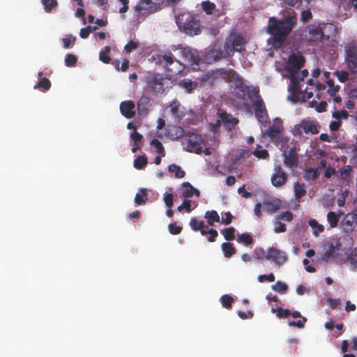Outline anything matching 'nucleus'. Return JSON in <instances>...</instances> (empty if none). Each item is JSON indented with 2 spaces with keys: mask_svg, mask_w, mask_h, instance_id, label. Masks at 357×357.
<instances>
[{
  "mask_svg": "<svg viewBox=\"0 0 357 357\" xmlns=\"http://www.w3.org/2000/svg\"><path fill=\"white\" fill-rule=\"evenodd\" d=\"M213 74L215 77H221L228 82H233L234 94L236 97L245 100V96L251 100L257 119L262 124L269 122V116L265 103L259 95V89L252 86H247L241 77L233 70L220 69Z\"/></svg>",
  "mask_w": 357,
  "mask_h": 357,
  "instance_id": "obj_1",
  "label": "nucleus"
},
{
  "mask_svg": "<svg viewBox=\"0 0 357 357\" xmlns=\"http://www.w3.org/2000/svg\"><path fill=\"white\" fill-rule=\"evenodd\" d=\"M281 18L271 17L266 32L272 36L274 45L280 47L297 24L296 13L291 8L282 10Z\"/></svg>",
  "mask_w": 357,
  "mask_h": 357,
  "instance_id": "obj_2",
  "label": "nucleus"
},
{
  "mask_svg": "<svg viewBox=\"0 0 357 357\" xmlns=\"http://www.w3.org/2000/svg\"><path fill=\"white\" fill-rule=\"evenodd\" d=\"M176 24L181 31L193 36L202 32L199 20L190 13H180L176 17Z\"/></svg>",
  "mask_w": 357,
  "mask_h": 357,
  "instance_id": "obj_3",
  "label": "nucleus"
},
{
  "mask_svg": "<svg viewBox=\"0 0 357 357\" xmlns=\"http://www.w3.org/2000/svg\"><path fill=\"white\" fill-rule=\"evenodd\" d=\"M159 61L165 68L167 72H168V75L171 77L180 74L185 68L184 64L176 59L174 54L169 51L165 52L160 55Z\"/></svg>",
  "mask_w": 357,
  "mask_h": 357,
  "instance_id": "obj_4",
  "label": "nucleus"
},
{
  "mask_svg": "<svg viewBox=\"0 0 357 357\" xmlns=\"http://www.w3.org/2000/svg\"><path fill=\"white\" fill-rule=\"evenodd\" d=\"M160 7V3L155 0H139L134 7L136 17L138 21H142L146 17L157 12Z\"/></svg>",
  "mask_w": 357,
  "mask_h": 357,
  "instance_id": "obj_5",
  "label": "nucleus"
},
{
  "mask_svg": "<svg viewBox=\"0 0 357 357\" xmlns=\"http://www.w3.org/2000/svg\"><path fill=\"white\" fill-rule=\"evenodd\" d=\"M165 78L160 74H149L146 77V89L154 96L163 94L165 91Z\"/></svg>",
  "mask_w": 357,
  "mask_h": 357,
  "instance_id": "obj_6",
  "label": "nucleus"
},
{
  "mask_svg": "<svg viewBox=\"0 0 357 357\" xmlns=\"http://www.w3.org/2000/svg\"><path fill=\"white\" fill-rule=\"evenodd\" d=\"M344 62L349 71L354 75L357 73V43L352 40L345 46Z\"/></svg>",
  "mask_w": 357,
  "mask_h": 357,
  "instance_id": "obj_7",
  "label": "nucleus"
},
{
  "mask_svg": "<svg viewBox=\"0 0 357 357\" xmlns=\"http://www.w3.org/2000/svg\"><path fill=\"white\" fill-rule=\"evenodd\" d=\"M183 144L188 152L200 153L202 151V138L199 135L188 132L183 138Z\"/></svg>",
  "mask_w": 357,
  "mask_h": 357,
  "instance_id": "obj_8",
  "label": "nucleus"
},
{
  "mask_svg": "<svg viewBox=\"0 0 357 357\" xmlns=\"http://www.w3.org/2000/svg\"><path fill=\"white\" fill-rule=\"evenodd\" d=\"M320 126L316 121L302 120L294 128V135H301L303 132L316 135L319 132Z\"/></svg>",
  "mask_w": 357,
  "mask_h": 357,
  "instance_id": "obj_9",
  "label": "nucleus"
},
{
  "mask_svg": "<svg viewBox=\"0 0 357 357\" xmlns=\"http://www.w3.org/2000/svg\"><path fill=\"white\" fill-rule=\"evenodd\" d=\"M305 61V58L303 55L291 54L286 63L285 70L289 74L298 75V72L304 66Z\"/></svg>",
  "mask_w": 357,
  "mask_h": 357,
  "instance_id": "obj_10",
  "label": "nucleus"
},
{
  "mask_svg": "<svg viewBox=\"0 0 357 357\" xmlns=\"http://www.w3.org/2000/svg\"><path fill=\"white\" fill-rule=\"evenodd\" d=\"M303 36L310 43L318 42L321 40L324 33L319 24H310L303 31Z\"/></svg>",
  "mask_w": 357,
  "mask_h": 357,
  "instance_id": "obj_11",
  "label": "nucleus"
},
{
  "mask_svg": "<svg viewBox=\"0 0 357 357\" xmlns=\"http://www.w3.org/2000/svg\"><path fill=\"white\" fill-rule=\"evenodd\" d=\"M284 127L282 121L276 118L273 120V124L265 131L264 135H267L273 141L279 137Z\"/></svg>",
  "mask_w": 357,
  "mask_h": 357,
  "instance_id": "obj_12",
  "label": "nucleus"
},
{
  "mask_svg": "<svg viewBox=\"0 0 357 357\" xmlns=\"http://www.w3.org/2000/svg\"><path fill=\"white\" fill-rule=\"evenodd\" d=\"M265 258L267 260L272 259L275 264L279 265L284 264L287 259L284 252L273 247L268 250Z\"/></svg>",
  "mask_w": 357,
  "mask_h": 357,
  "instance_id": "obj_13",
  "label": "nucleus"
},
{
  "mask_svg": "<svg viewBox=\"0 0 357 357\" xmlns=\"http://www.w3.org/2000/svg\"><path fill=\"white\" fill-rule=\"evenodd\" d=\"M284 163L289 168H295L298 164V157L295 147H291L287 152L284 154Z\"/></svg>",
  "mask_w": 357,
  "mask_h": 357,
  "instance_id": "obj_14",
  "label": "nucleus"
},
{
  "mask_svg": "<svg viewBox=\"0 0 357 357\" xmlns=\"http://www.w3.org/2000/svg\"><path fill=\"white\" fill-rule=\"evenodd\" d=\"M151 102L152 100L149 96L142 94L137 103L139 114L145 115L148 114L152 106Z\"/></svg>",
  "mask_w": 357,
  "mask_h": 357,
  "instance_id": "obj_15",
  "label": "nucleus"
},
{
  "mask_svg": "<svg viewBox=\"0 0 357 357\" xmlns=\"http://www.w3.org/2000/svg\"><path fill=\"white\" fill-rule=\"evenodd\" d=\"M287 174L279 167L271 176V183L273 186L279 188L284 185L287 181Z\"/></svg>",
  "mask_w": 357,
  "mask_h": 357,
  "instance_id": "obj_16",
  "label": "nucleus"
},
{
  "mask_svg": "<svg viewBox=\"0 0 357 357\" xmlns=\"http://www.w3.org/2000/svg\"><path fill=\"white\" fill-rule=\"evenodd\" d=\"M340 243L336 241L335 243L331 242L324 245V252L322 255V260L327 261L328 259L334 257L335 252L339 250Z\"/></svg>",
  "mask_w": 357,
  "mask_h": 357,
  "instance_id": "obj_17",
  "label": "nucleus"
},
{
  "mask_svg": "<svg viewBox=\"0 0 357 357\" xmlns=\"http://www.w3.org/2000/svg\"><path fill=\"white\" fill-rule=\"evenodd\" d=\"M135 105L132 100L123 101L120 104V110L126 118L131 119L135 115Z\"/></svg>",
  "mask_w": 357,
  "mask_h": 357,
  "instance_id": "obj_18",
  "label": "nucleus"
},
{
  "mask_svg": "<svg viewBox=\"0 0 357 357\" xmlns=\"http://www.w3.org/2000/svg\"><path fill=\"white\" fill-rule=\"evenodd\" d=\"M290 75V84L289 86V91L294 96H298L303 93L301 90L300 80L298 79V75L289 74Z\"/></svg>",
  "mask_w": 357,
  "mask_h": 357,
  "instance_id": "obj_19",
  "label": "nucleus"
},
{
  "mask_svg": "<svg viewBox=\"0 0 357 357\" xmlns=\"http://www.w3.org/2000/svg\"><path fill=\"white\" fill-rule=\"evenodd\" d=\"M220 117L225 126H226V128L229 130H231L233 128H234L236 125H237L238 123V119L234 118L231 114H228L227 112L221 113Z\"/></svg>",
  "mask_w": 357,
  "mask_h": 357,
  "instance_id": "obj_20",
  "label": "nucleus"
},
{
  "mask_svg": "<svg viewBox=\"0 0 357 357\" xmlns=\"http://www.w3.org/2000/svg\"><path fill=\"white\" fill-rule=\"evenodd\" d=\"M264 209L268 213H275L281 207V202L278 199L264 202Z\"/></svg>",
  "mask_w": 357,
  "mask_h": 357,
  "instance_id": "obj_21",
  "label": "nucleus"
},
{
  "mask_svg": "<svg viewBox=\"0 0 357 357\" xmlns=\"http://www.w3.org/2000/svg\"><path fill=\"white\" fill-rule=\"evenodd\" d=\"M38 77L40 78L39 82L33 86L34 89H38L42 91H46L50 89L51 86V82L49 79L46 77H42L43 72L38 73Z\"/></svg>",
  "mask_w": 357,
  "mask_h": 357,
  "instance_id": "obj_22",
  "label": "nucleus"
},
{
  "mask_svg": "<svg viewBox=\"0 0 357 357\" xmlns=\"http://www.w3.org/2000/svg\"><path fill=\"white\" fill-rule=\"evenodd\" d=\"M180 107L181 105L177 100H173L170 104L171 112L178 121L184 116V113L181 111Z\"/></svg>",
  "mask_w": 357,
  "mask_h": 357,
  "instance_id": "obj_23",
  "label": "nucleus"
},
{
  "mask_svg": "<svg viewBox=\"0 0 357 357\" xmlns=\"http://www.w3.org/2000/svg\"><path fill=\"white\" fill-rule=\"evenodd\" d=\"M231 43L232 48H235L236 52H241L243 50V46L245 45L244 39L237 35L233 36L229 38V40Z\"/></svg>",
  "mask_w": 357,
  "mask_h": 357,
  "instance_id": "obj_24",
  "label": "nucleus"
},
{
  "mask_svg": "<svg viewBox=\"0 0 357 357\" xmlns=\"http://www.w3.org/2000/svg\"><path fill=\"white\" fill-rule=\"evenodd\" d=\"M221 248L223 251L224 256L227 258H230L236 252V250L234 247L233 243L229 242L222 243L221 245Z\"/></svg>",
  "mask_w": 357,
  "mask_h": 357,
  "instance_id": "obj_25",
  "label": "nucleus"
},
{
  "mask_svg": "<svg viewBox=\"0 0 357 357\" xmlns=\"http://www.w3.org/2000/svg\"><path fill=\"white\" fill-rule=\"evenodd\" d=\"M148 199V191L145 188H140L135 197V202L137 205L145 204Z\"/></svg>",
  "mask_w": 357,
  "mask_h": 357,
  "instance_id": "obj_26",
  "label": "nucleus"
},
{
  "mask_svg": "<svg viewBox=\"0 0 357 357\" xmlns=\"http://www.w3.org/2000/svg\"><path fill=\"white\" fill-rule=\"evenodd\" d=\"M169 135L173 139H178L182 137H185V131L181 126H173L169 129Z\"/></svg>",
  "mask_w": 357,
  "mask_h": 357,
  "instance_id": "obj_27",
  "label": "nucleus"
},
{
  "mask_svg": "<svg viewBox=\"0 0 357 357\" xmlns=\"http://www.w3.org/2000/svg\"><path fill=\"white\" fill-rule=\"evenodd\" d=\"M236 241L238 243H242L245 246H249L254 243L252 236L247 233L238 234Z\"/></svg>",
  "mask_w": 357,
  "mask_h": 357,
  "instance_id": "obj_28",
  "label": "nucleus"
},
{
  "mask_svg": "<svg viewBox=\"0 0 357 357\" xmlns=\"http://www.w3.org/2000/svg\"><path fill=\"white\" fill-rule=\"evenodd\" d=\"M179 86L184 89L186 92L191 93L197 87V84L189 79H184L180 82Z\"/></svg>",
  "mask_w": 357,
  "mask_h": 357,
  "instance_id": "obj_29",
  "label": "nucleus"
},
{
  "mask_svg": "<svg viewBox=\"0 0 357 357\" xmlns=\"http://www.w3.org/2000/svg\"><path fill=\"white\" fill-rule=\"evenodd\" d=\"M231 42L227 41L225 43L223 46V50L220 52V57H227L234 55V52H236L235 48H232Z\"/></svg>",
  "mask_w": 357,
  "mask_h": 357,
  "instance_id": "obj_30",
  "label": "nucleus"
},
{
  "mask_svg": "<svg viewBox=\"0 0 357 357\" xmlns=\"http://www.w3.org/2000/svg\"><path fill=\"white\" fill-rule=\"evenodd\" d=\"M308 224L312 227V234L315 236H318L319 234L324 230V227L322 225L319 224L315 219L309 220Z\"/></svg>",
  "mask_w": 357,
  "mask_h": 357,
  "instance_id": "obj_31",
  "label": "nucleus"
},
{
  "mask_svg": "<svg viewBox=\"0 0 357 357\" xmlns=\"http://www.w3.org/2000/svg\"><path fill=\"white\" fill-rule=\"evenodd\" d=\"M204 218L207 219V222L211 226H213L215 222H220V216L215 211H206Z\"/></svg>",
  "mask_w": 357,
  "mask_h": 357,
  "instance_id": "obj_32",
  "label": "nucleus"
},
{
  "mask_svg": "<svg viewBox=\"0 0 357 357\" xmlns=\"http://www.w3.org/2000/svg\"><path fill=\"white\" fill-rule=\"evenodd\" d=\"M319 168L314 169L312 167H310L305 170L304 177L305 179L315 180L319 177Z\"/></svg>",
  "mask_w": 357,
  "mask_h": 357,
  "instance_id": "obj_33",
  "label": "nucleus"
},
{
  "mask_svg": "<svg viewBox=\"0 0 357 357\" xmlns=\"http://www.w3.org/2000/svg\"><path fill=\"white\" fill-rule=\"evenodd\" d=\"M294 195H295L296 199H298V200L300 199L306 193V190L305 188L304 184H301L298 182H296L294 184Z\"/></svg>",
  "mask_w": 357,
  "mask_h": 357,
  "instance_id": "obj_34",
  "label": "nucleus"
},
{
  "mask_svg": "<svg viewBox=\"0 0 357 357\" xmlns=\"http://www.w3.org/2000/svg\"><path fill=\"white\" fill-rule=\"evenodd\" d=\"M168 170L169 172L174 173L175 177L177 178H182L185 174V172L181 169V167L175 164L170 165L168 167Z\"/></svg>",
  "mask_w": 357,
  "mask_h": 357,
  "instance_id": "obj_35",
  "label": "nucleus"
},
{
  "mask_svg": "<svg viewBox=\"0 0 357 357\" xmlns=\"http://www.w3.org/2000/svg\"><path fill=\"white\" fill-rule=\"evenodd\" d=\"M327 220L331 227H336L340 220V216H338L335 212L329 211L327 214Z\"/></svg>",
  "mask_w": 357,
  "mask_h": 357,
  "instance_id": "obj_36",
  "label": "nucleus"
},
{
  "mask_svg": "<svg viewBox=\"0 0 357 357\" xmlns=\"http://www.w3.org/2000/svg\"><path fill=\"white\" fill-rule=\"evenodd\" d=\"M147 158L145 155H139L134 161V167L137 169H142L147 165Z\"/></svg>",
  "mask_w": 357,
  "mask_h": 357,
  "instance_id": "obj_37",
  "label": "nucleus"
},
{
  "mask_svg": "<svg viewBox=\"0 0 357 357\" xmlns=\"http://www.w3.org/2000/svg\"><path fill=\"white\" fill-rule=\"evenodd\" d=\"M150 144L156 149V152L158 155L165 156V151L162 143L157 139H153L151 141Z\"/></svg>",
  "mask_w": 357,
  "mask_h": 357,
  "instance_id": "obj_38",
  "label": "nucleus"
},
{
  "mask_svg": "<svg viewBox=\"0 0 357 357\" xmlns=\"http://www.w3.org/2000/svg\"><path fill=\"white\" fill-rule=\"evenodd\" d=\"M273 225V230L275 233H283L287 231L286 225L282 223L280 220H276V217L274 219Z\"/></svg>",
  "mask_w": 357,
  "mask_h": 357,
  "instance_id": "obj_39",
  "label": "nucleus"
},
{
  "mask_svg": "<svg viewBox=\"0 0 357 357\" xmlns=\"http://www.w3.org/2000/svg\"><path fill=\"white\" fill-rule=\"evenodd\" d=\"M222 305L227 308L230 309L231 308L232 303L234 301V299L228 294H225L221 296L220 298Z\"/></svg>",
  "mask_w": 357,
  "mask_h": 357,
  "instance_id": "obj_40",
  "label": "nucleus"
},
{
  "mask_svg": "<svg viewBox=\"0 0 357 357\" xmlns=\"http://www.w3.org/2000/svg\"><path fill=\"white\" fill-rule=\"evenodd\" d=\"M183 187L185 189L182 192V197L185 198H190L193 195V186L189 182L183 183Z\"/></svg>",
  "mask_w": 357,
  "mask_h": 357,
  "instance_id": "obj_41",
  "label": "nucleus"
},
{
  "mask_svg": "<svg viewBox=\"0 0 357 357\" xmlns=\"http://www.w3.org/2000/svg\"><path fill=\"white\" fill-rule=\"evenodd\" d=\"M190 225L193 231H197L204 228V222L203 220L199 221L196 218H192L190 222Z\"/></svg>",
  "mask_w": 357,
  "mask_h": 357,
  "instance_id": "obj_42",
  "label": "nucleus"
},
{
  "mask_svg": "<svg viewBox=\"0 0 357 357\" xmlns=\"http://www.w3.org/2000/svg\"><path fill=\"white\" fill-rule=\"evenodd\" d=\"M215 4L214 3H212L209 1H205L202 2V8L203 10L207 14V15H211L213 14V11L215 9Z\"/></svg>",
  "mask_w": 357,
  "mask_h": 357,
  "instance_id": "obj_43",
  "label": "nucleus"
},
{
  "mask_svg": "<svg viewBox=\"0 0 357 357\" xmlns=\"http://www.w3.org/2000/svg\"><path fill=\"white\" fill-rule=\"evenodd\" d=\"M235 231L234 227H230L222 230V234L227 241H232L235 238Z\"/></svg>",
  "mask_w": 357,
  "mask_h": 357,
  "instance_id": "obj_44",
  "label": "nucleus"
},
{
  "mask_svg": "<svg viewBox=\"0 0 357 357\" xmlns=\"http://www.w3.org/2000/svg\"><path fill=\"white\" fill-rule=\"evenodd\" d=\"M42 3L46 13H50L52 10L58 5L56 0H42Z\"/></svg>",
  "mask_w": 357,
  "mask_h": 357,
  "instance_id": "obj_45",
  "label": "nucleus"
},
{
  "mask_svg": "<svg viewBox=\"0 0 357 357\" xmlns=\"http://www.w3.org/2000/svg\"><path fill=\"white\" fill-rule=\"evenodd\" d=\"M348 260L354 266L353 270L354 271L357 267V247L353 248L351 250L349 255H348Z\"/></svg>",
  "mask_w": 357,
  "mask_h": 357,
  "instance_id": "obj_46",
  "label": "nucleus"
},
{
  "mask_svg": "<svg viewBox=\"0 0 357 357\" xmlns=\"http://www.w3.org/2000/svg\"><path fill=\"white\" fill-rule=\"evenodd\" d=\"M352 169L351 166L344 165L339 170V175L341 179L347 180L351 175Z\"/></svg>",
  "mask_w": 357,
  "mask_h": 357,
  "instance_id": "obj_47",
  "label": "nucleus"
},
{
  "mask_svg": "<svg viewBox=\"0 0 357 357\" xmlns=\"http://www.w3.org/2000/svg\"><path fill=\"white\" fill-rule=\"evenodd\" d=\"M272 312H277V317L280 319L287 318L291 315V311L288 309H282V307H278L277 310L272 308Z\"/></svg>",
  "mask_w": 357,
  "mask_h": 357,
  "instance_id": "obj_48",
  "label": "nucleus"
},
{
  "mask_svg": "<svg viewBox=\"0 0 357 357\" xmlns=\"http://www.w3.org/2000/svg\"><path fill=\"white\" fill-rule=\"evenodd\" d=\"M76 38L72 35H66L63 38V46L64 48L68 49L72 47L75 42Z\"/></svg>",
  "mask_w": 357,
  "mask_h": 357,
  "instance_id": "obj_49",
  "label": "nucleus"
},
{
  "mask_svg": "<svg viewBox=\"0 0 357 357\" xmlns=\"http://www.w3.org/2000/svg\"><path fill=\"white\" fill-rule=\"evenodd\" d=\"M288 286L280 281H278L275 284L272 285V289L280 294H284Z\"/></svg>",
  "mask_w": 357,
  "mask_h": 357,
  "instance_id": "obj_50",
  "label": "nucleus"
},
{
  "mask_svg": "<svg viewBox=\"0 0 357 357\" xmlns=\"http://www.w3.org/2000/svg\"><path fill=\"white\" fill-rule=\"evenodd\" d=\"M182 204L187 213L191 212L192 209L197 206V204L195 202H192L187 198L184 199Z\"/></svg>",
  "mask_w": 357,
  "mask_h": 357,
  "instance_id": "obj_51",
  "label": "nucleus"
},
{
  "mask_svg": "<svg viewBox=\"0 0 357 357\" xmlns=\"http://www.w3.org/2000/svg\"><path fill=\"white\" fill-rule=\"evenodd\" d=\"M258 148H261L260 145H257V148L256 150L254 151L253 155L256 156L258 158L260 159H266L268 158L269 154L267 150L266 149H261L259 150Z\"/></svg>",
  "mask_w": 357,
  "mask_h": 357,
  "instance_id": "obj_52",
  "label": "nucleus"
},
{
  "mask_svg": "<svg viewBox=\"0 0 357 357\" xmlns=\"http://www.w3.org/2000/svg\"><path fill=\"white\" fill-rule=\"evenodd\" d=\"M77 62V58L73 54H68L65 58V65L68 67H73L75 66Z\"/></svg>",
  "mask_w": 357,
  "mask_h": 357,
  "instance_id": "obj_53",
  "label": "nucleus"
},
{
  "mask_svg": "<svg viewBox=\"0 0 357 357\" xmlns=\"http://www.w3.org/2000/svg\"><path fill=\"white\" fill-rule=\"evenodd\" d=\"M183 54L185 55L187 58H188V61L191 64H198L199 62V58L197 56H195L191 50L184 49L183 50Z\"/></svg>",
  "mask_w": 357,
  "mask_h": 357,
  "instance_id": "obj_54",
  "label": "nucleus"
},
{
  "mask_svg": "<svg viewBox=\"0 0 357 357\" xmlns=\"http://www.w3.org/2000/svg\"><path fill=\"white\" fill-rule=\"evenodd\" d=\"M307 83L308 85L314 86L319 92L324 91L326 87V84L317 82L313 79H309Z\"/></svg>",
  "mask_w": 357,
  "mask_h": 357,
  "instance_id": "obj_55",
  "label": "nucleus"
},
{
  "mask_svg": "<svg viewBox=\"0 0 357 357\" xmlns=\"http://www.w3.org/2000/svg\"><path fill=\"white\" fill-rule=\"evenodd\" d=\"M293 219V214L290 211H285L280 215H278L276 216V220H280L286 221V222H291Z\"/></svg>",
  "mask_w": 357,
  "mask_h": 357,
  "instance_id": "obj_56",
  "label": "nucleus"
},
{
  "mask_svg": "<svg viewBox=\"0 0 357 357\" xmlns=\"http://www.w3.org/2000/svg\"><path fill=\"white\" fill-rule=\"evenodd\" d=\"M335 75L337 76L339 81L342 83L347 81L349 77V73L344 70L335 71Z\"/></svg>",
  "mask_w": 357,
  "mask_h": 357,
  "instance_id": "obj_57",
  "label": "nucleus"
},
{
  "mask_svg": "<svg viewBox=\"0 0 357 357\" xmlns=\"http://www.w3.org/2000/svg\"><path fill=\"white\" fill-rule=\"evenodd\" d=\"M301 319L298 321H290L288 322L289 326H297L298 328H303L305 323L307 321V319L304 317H301Z\"/></svg>",
  "mask_w": 357,
  "mask_h": 357,
  "instance_id": "obj_58",
  "label": "nucleus"
},
{
  "mask_svg": "<svg viewBox=\"0 0 357 357\" xmlns=\"http://www.w3.org/2000/svg\"><path fill=\"white\" fill-rule=\"evenodd\" d=\"M130 139L133 141L134 144H142L143 136L137 130H135L130 134Z\"/></svg>",
  "mask_w": 357,
  "mask_h": 357,
  "instance_id": "obj_59",
  "label": "nucleus"
},
{
  "mask_svg": "<svg viewBox=\"0 0 357 357\" xmlns=\"http://www.w3.org/2000/svg\"><path fill=\"white\" fill-rule=\"evenodd\" d=\"M275 275L273 273H270L268 275H260L258 276V281L259 282H264L265 281L272 282L275 281Z\"/></svg>",
  "mask_w": 357,
  "mask_h": 357,
  "instance_id": "obj_60",
  "label": "nucleus"
},
{
  "mask_svg": "<svg viewBox=\"0 0 357 357\" xmlns=\"http://www.w3.org/2000/svg\"><path fill=\"white\" fill-rule=\"evenodd\" d=\"M168 229H169V231L173 234V235H176V234H178L181 232L182 231V227H180V226H177L174 223H170L169 225H168Z\"/></svg>",
  "mask_w": 357,
  "mask_h": 357,
  "instance_id": "obj_61",
  "label": "nucleus"
},
{
  "mask_svg": "<svg viewBox=\"0 0 357 357\" xmlns=\"http://www.w3.org/2000/svg\"><path fill=\"white\" fill-rule=\"evenodd\" d=\"M164 202L168 208H172L174 204L173 195L172 193L166 192L164 195Z\"/></svg>",
  "mask_w": 357,
  "mask_h": 357,
  "instance_id": "obj_62",
  "label": "nucleus"
},
{
  "mask_svg": "<svg viewBox=\"0 0 357 357\" xmlns=\"http://www.w3.org/2000/svg\"><path fill=\"white\" fill-rule=\"evenodd\" d=\"M138 47L137 43L130 40L124 47V49L127 53H130L134 50L137 49Z\"/></svg>",
  "mask_w": 357,
  "mask_h": 357,
  "instance_id": "obj_63",
  "label": "nucleus"
},
{
  "mask_svg": "<svg viewBox=\"0 0 357 357\" xmlns=\"http://www.w3.org/2000/svg\"><path fill=\"white\" fill-rule=\"evenodd\" d=\"M333 116L336 119H346L348 118L349 114L346 110L337 111L333 114Z\"/></svg>",
  "mask_w": 357,
  "mask_h": 357,
  "instance_id": "obj_64",
  "label": "nucleus"
}]
</instances>
